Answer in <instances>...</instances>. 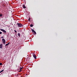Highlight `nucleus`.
I'll list each match as a JSON object with an SVG mask.
<instances>
[{
  "mask_svg": "<svg viewBox=\"0 0 77 77\" xmlns=\"http://www.w3.org/2000/svg\"><path fill=\"white\" fill-rule=\"evenodd\" d=\"M17 24L18 27H23V25L21 23H17Z\"/></svg>",
  "mask_w": 77,
  "mask_h": 77,
  "instance_id": "f257e3e1",
  "label": "nucleus"
},
{
  "mask_svg": "<svg viewBox=\"0 0 77 77\" xmlns=\"http://www.w3.org/2000/svg\"><path fill=\"white\" fill-rule=\"evenodd\" d=\"M2 41L3 43H4V44H5V42H6V41H5V39L4 38L2 39Z\"/></svg>",
  "mask_w": 77,
  "mask_h": 77,
  "instance_id": "f03ea898",
  "label": "nucleus"
},
{
  "mask_svg": "<svg viewBox=\"0 0 77 77\" xmlns=\"http://www.w3.org/2000/svg\"><path fill=\"white\" fill-rule=\"evenodd\" d=\"M31 31L32 32H33L35 33V34H36V32L35 31V30L33 29H31Z\"/></svg>",
  "mask_w": 77,
  "mask_h": 77,
  "instance_id": "7ed1b4c3",
  "label": "nucleus"
},
{
  "mask_svg": "<svg viewBox=\"0 0 77 77\" xmlns=\"http://www.w3.org/2000/svg\"><path fill=\"white\" fill-rule=\"evenodd\" d=\"M1 31H2V32H4V33H6V31L3 29H1Z\"/></svg>",
  "mask_w": 77,
  "mask_h": 77,
  "instance_id": "20e7f679",
  "label": "nucleus"
},
{
  "mask_svg": "<svg viewBox=\"0 0 77 77\" xmlns=\"http://www.w3.org/2000/svg\"><path fill=\"white\" fill-rule=\"evenodd\" d=\"M33 57L35 58L36 59V55H35V54H33Z\"/></svg>",
  "mask_w": 77,
  "mask_h": 77,
  "instance_id": "39448f33",
  "label": "nucleus"
},
{
  "mask_svg": "<svg viewBox=\"0 0 77 77\" xmlns=\"http://www.w3.org/2000/svg\"><path fill=\"white\" fill-rule=\"evenodd\" d=\"M10 44V43L9 42L7 44H6L5 45V46H7V45H9Z\"/></svg>",
  "mask_w": 77,
  "mask_h": 77,
  "instance_id": "423d86ee",
  "label": "nucleus"
},
{
  "mask_svg": "<svg viewBox=\"0 0 77 77\" xmlns=\"http://www.w3.org/2000/svg\"><path fill=\"white\" fill-rule=\"evenodd\" d=\"M0 48H2V45H0Z\"/></svg>",
  "mask_w": 77,
  "mask_h": 77,
  "instance_id": "0eeeda50",
  "label": "nucleus"
},
{
  "mask_svg": "<svg viewBox=\"0 0 77 77\" xmlns=\"http://www.w3.org/2000/svg\"><path fill=\"white\" fill-rule=\"evenodd\" d=\"M17 35H18V36H19V37H20V33H18L17 34Z\"/></svg>",
  "mask_w": 77,
  "mask_h": 77,
  "instance_id": "6e6552de",
  "label": "nucleus"
},
{
  "mask_svg": "<svg viewBox=\"0 0 77 77\" xmlns=\"http://www.w3.org/2000/svg\"><path fill=\"white\" fill-rule=\"evenodd\" d=\"M23 8H26V6H25V5H24L23 6Z\"/></svg>",
  "mask_w": 77,
  "mask_h": 77,
  "instance_id": "1a4fd4ad",
  "label": "nucleus"
},
{
  "mask_svg": "<svg viewBox=\"0 0 77 77\" xmlns=\"http://www.w3.org/2000/svg\"><path fill=\"white\" fill-rule=\"evenodd\" d=\"M3 71H4V69H3L2 70H1L0 72V73H1V72H3Z\"/></svg>",
  "mask_w": 77,
  "mask_h": 77,
  "instance_id": "9d476101",
  "label": "nucleus"
},
{
  "mask_svg": "<svg viewBox=\"0 0 77 77\" xmlns=\"http://www.w3.org/2000/svg\"><path fill=\"white\" fill-rule=\"evenodd\" d=\"M30 27H33V24H31L30 25Z\"/></svg>",
  "mask_w": 77,
  "mask_h": 77,
  "instance_id": "9b49d317",
  "label": "nucleus"
},
{
  "mask_svg": "<svg viewBox=\"0 0 77 77\" xmlns=\"http://www.w3.org/2000/svg\"><path fill=\"white\" fill-rule=\"evenodd\" d=\"M0 66L2 65V63H0Z\"/></svg>",
  "mask_w": 77,
  "mask_h": 77,
  "instance_id": "f8f14e48",
  "label": "nucleus"
},
{
  "mask_svg": "<svg viewBox=\"0 0 77 77\" xmlns=\"http://www.w3.org/2000/svg\"><path fill=\"white\" fill-rule=\"evenodd\" d=\"M23 68V67H22L21 68H20V70H21Z\"/></svg>",
  "mask_w": 77,
  "mask_h": 77,
  "instance_id": "ddd939ff",
  "label": "nucleus"
},
{
  "mask_svg": "<svg viewBox=\"0 0 77 77\" xmlns=\"http://www.w3.org/2000/svg\"><path fill=\"white\" fill-rule=\"evenodd\" d=\"M2 16H3V15L2 14H0V17H2Z\"/></svg>",
  "mask_w": 77,
  "mask_h": 77,
  "instance_id": "4468645a",
  "label": "nucleus"
},
{
  "mask_svg": "<svg viewBox=\"0 0 77 77\" xmlns=\"http://www.w3.org/2000/svg\"><path fill=\"white\" fill-rule=\"evenodd\" d=\"M15 33H17V31L16 30H14Z\"/></svg>",
  "mask_w": 77,
  "mask_h": 77,
  "instance_id": "2eb2a0df",
  "label": "nucleus"
},
{
  "mask_svg": "<svg viewBox=\"0 0 77 77\" xmlns=\"http://www.w3.org/2000/svg\"><path fill=\"white\" fill-rule=\"evenodd\" d=\"M2 32H0V34H2Z\"/></svg>",
  "mask_w": 77,
  "mask_h": 77,
  "instance_id": "dca6fc26",
  "label": "nucleus"
},
{
  "mask_svg": "<svg viewBox=\"0 0 77 77\" xmlns=\"http://www.w3.org/2000/svg\"><path fill=\"white\" fill-rule=\"evenodd\" d=\"M28 20L29 21H30V18Z\"/></svg>",
  "mask_w": 77,
  "mask_h": 77,
  "instance_id": "f3484780",
  "label": "nucleus"
},
{
  "mask_svg": "<svg viewBox=\"0 0 77 77\" xmlns=\"http://www.w3.org/2000/svg\"><path fill=\"white\" fill-rule=\"evenodd\" d=\"M3 38V37H1V38Z\"/></svg>",
  "mask_w": 77,
  "mask_h": 77,
  "instance_id": "a211bd4d",
  "label": "nucleus"
}]
</instances>
